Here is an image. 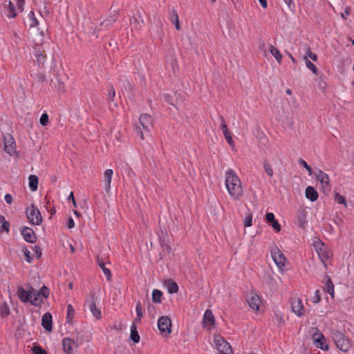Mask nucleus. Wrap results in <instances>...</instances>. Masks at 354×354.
I'll return each instance as SVG.
<instances>
[{"mask_svg":"<svg viewBox=\"0 0 354 354\" xmlns=\"http://www.w3.org/2000/svg\"><path fill=\"white\" fill-rule=\"evenodd\" d=\"M225 186L227 190L234 201H239L243 196L241 182L232 169H230L225 174Z\"/></svg>","mask_w":354,"mask_h":354,"instance_id":"obj_1","label":"nucleus"},{"mask_svg":"<svg viewBox=\"0 0 354 354\" xmlns=\"http://www.w3.org/2000/svg\"><path fill=\"white\" fill-rule=\"evenodd\" d=\"M333 339L335 343L336 346L343 352H347L351 346L350 339L344 336V335L339 331H335L333 333Z\"/></svg>","mask_w":354,"mask_h":354,"instance_id":"obj_2","label":"nucleus"},{"mask_svg":"<svg viewBox=\"0 0 354 354\" xmlns=\"http://www.w3.org/2000/svg\"><path fill=\"white\" fill-rule=\"evenodd\" d=\"M312 339L314 345L323 351L329 349L324 335L317 327L311 328Z\"/></svg>","mask_w":354,"mask_h":354,"instance_id":"obj_3","label":"nucleus"},{"mask_svg":"<svg viewBox=\"0 0 354 354\" xmlns=\"http://www.w3.org/2000/svg\"><path fill=\"white\" fill-rule=\"evenodd\" d=\"M97 301V297L95 292L91 291L85 301V306H87L93 316L95 317L96 319H100L102 315L100 310L96 307Z\"/></svg>","mask_w":354,"mask_h":354,"instance_id":"obj_4","label":"nucleus"},{"mask_svg":"<svg viewBox=\"0 0 354 354\" xmlns=\"http://www.w3.org/2000/svg\"><path fill=\"white\" fill-rule=\"evenodd\" d=\"M26 213L29 222L32 225H39L41 223V214L38 208L35 205H32L30 207L26 208Z\"/></svg>","mask_w":354,"mask_h":354,"instance_id":"obj_5","label":"nucleus"},{"mask_svg":"<svg viewBox=\"0 0 354 354\" xmlns=\"http://www.w3.org/2000/svg\"><path fill=\"white\" fill-rule=\"evenodd\" d=\"M4 150L10 156H17L16 150V142L10 134H6L3 137Z\"/></svg>","mask_w":354,"mask_h":354,"instance_id":"obj_6","label":"nucleus"},{"mask_svg":"<svg viewBox=\"0 0 354 354\" xmlns=\"http://www.w3.org/2000/svg\"><path fill=\"white\" fill-rule=\"evenodd\" d=\"M158 327L160 333L168 336L171 333V321L167 316H162L158 320Z\"/></svg>","mask_w":354,"mask_h":354,"instance_id":"obj_7","label":"nucleus"},{"mask_svg":"<svg viewBox=\"0 0 354 354\" xmlns=\"http://www.w3.org/2000/svg\"><path fill=\"white\" fill-rule=\"evenodd\" d=\"M216 345L219 354H233L230 344L221 337L216 339Z\"/></svg>","mask_w":354,"mask_h":354,"instance_id":"obj_8","label":"nucleus"},{"mask_svg":"<svg viewBox=\"0 0 354 354\" xmlns=\"http://www.w3.org/2000/svg\"><path fill=\"white\" fill-rule=\"evenodd\" d=\"M290 306L292 311L298 317H301L304 315V308L301 299L299 298H292L290 299Z\"/></svg>","mask_w":354,"mask_h":354,"instance_id":"obj_9","label":"nucleus"},{"mask_svg":"<svg viewBox=\"0 0 354 354\" xmlns=\"http://www.w3.org/2000/svg\"><path fill=\"white\" fill-rule=\"evenodd\" d=\"M272 257L279 268L284 267L286 258L282 252L278 248H274L271 250Z\"/></svg>","mask_w":354,"mask_h":354,"instance_id":"obj_10","label":"nucleus"},{"mask_svg":"<svg viewBox=\"0 0 354 354\" xmlns=\"http://www.w3.org/2000/svg\"><path fill=\"white\" fill-rule=\"evenodd\" d=\"M62 346L66 354H75L77 348V345L69 337H64L62 339Z\"/></svg>","mask_w":354,"mask_h":354,"instance_id":"obj_11","label":"nucleus"},{"mask_svg":"<svg viewBox=\"0 0 354 354\" xmlns=\"http://www.w3.org/2000/svg\"><path fill=\"white\" fill-rule=\"evenodd\" d=\"M35 56L39 66H43L46 61V55L42 44H35Z\"/></svg>","mask_w":354,"mask_h":354,"instance_id":"obj_12","label":"nucleus"},{"mask_svg":"<svg viewBox=\"0 0 354 354\" xmlns=\"http://www.w3.org/2000/svg\"><path fill=\"white\" fill-rule=\"evenodd\" d=\"M316 178L322 185L324 192L330 191V179L328 175L322 170H319L315 174Z\"/></svg>","mask_w":354,"mask_h":354,"instance_id":"obj_13","label":"nucleus"},{"mask_svg":"<svg viewBox=\"0 0 354 354\" xmlns=\"http://www.w3.org/2000/svg\"><path fill=\"white\" fill-rule=\"evenodd\" d=\"M31 287L28 288V290H26L24 289L22 286H18L17 288V295L19 297V299L23 302V303H30V299H32V290Z\"/></svg>","mask_w":354,"mask_h":354,"instance_id":"obj_14","label":"nucleus"},{"mask_svg":"<svg viewBox=\"0 0 354 354\" xmlns=\"http://www.w3.org/2000/svg\"><path fill=\"white\" fill-rule=\"evenodd\" d=\"M247 302L250 307L254 311H258L261 299L259 296L255 292H251L247 299Z\"/></svg>","mask_w":354,"mask_h":354,"instance_id":"obj_15","label":"nucleus"},{"mask_svg":"<svg viewBox=\"0 0 354 354\" xmlns=\"http://www.w3.org/2000/svg\"><path fill=\"white\" fill-rule=\"evenodd\" d=\"M21 233L26 241L31 243H33L36 241L37 236L32 228L24 227L21 229Z\"/></svg>","mask_w":354,"mask_h":354,"instance_id":"obj_16","label":"nucleus"},{"mask_svg":"<svg viewBox=\"0 0 354 354\" xmlns=\"http://www.w3.org/2000/svg\"><path fill=\"white\" fill-rule=\"evenodd\" d=\"M139 122L142 128L147 131H149L150 129L152 127V118L151 115L147 113H144L140 115L139 118Z\"/></svg>","mask_w":354,"mask_h":354,"instance_id":"obj_17","label":"nucleus"},{"mask_svg":"<svg viewBox=\"0 0 354 354\" xmlns=\"http://www.w3.org/2000/svg\"><path fill=\"white\" fill-rule=\"evenodd\" d=\"M41 325L46 331L50 332L52 330V328H53L52 315L50 313H46L42 316Z\"/></svg>","mask_w":354,"mask_h":354,"instance_id":"obj_18","label":"nucleus"},{"mask_svg":"<svg viewBox=\"0 0 354 354\" xmlns=\"http://www.w3.org/2000/svg\"><path fill=\"white\" fill-rule=\"evenodd\" d=\"M306 214V211L304 209H300L297 212V223L300 227H306L307 224Z\"/></svg>","mask_w":354,"mask_h":354,"instance_id":"obj_19","label":"nucleus"},{"mask_svg":"<svg viewBox=\"0 0 354 354\" xmlns=\"http://www.w3.org/2000/svg\"><path fill=\"white\" fill-rule=\"evenodd\" d=\"M306 197L310 201L314 202L318 198V192L312 186H308L305 191Z\"/></svg>","mask_w":354,"mask_h":354,"instance_id":"obj_20","label":"nucleus"},{"mask_svg":"<svg viewBox=\"0 0 354 354\" xmlns=\"http://www.w3.org/2000/svg\"><path fill=\"white\" fill-rule=\"evenodd\" d=\"M96 261L99 267L102 269L104 274L106 275V279L110 281L111 280V270L105 266V263L104 262L103 259L100 257V256L97 257Z\"/></svg>","mask_w":354,"mask_h":354,"instance_id":"obj_21","label":"nucleus"},{"mask_svg":"<svg viewBox=\"0 0 354 354\" xmlns=\"http://www.w3.org/2000/svg\"><path fill=\"white\" fill-rule=\"evenodd\" d=\"M32 290V297L33 299H30V304L35 306H39L43 303V301L39 299L41 296L39 291L36 290L33 287H31Z\"/></svg>","mask_w":354,"mask_h":354,"instance_id":"obj_22","label":"nucleus"},{"mask_svg":"<svg viewBox=\"0 0 354 354\" xmlns=\"http://www.w3.org/2000/svg\"><path fill=\"white\" fill-rule=\"evenodd\" d=\"M165 285L167 286L169 293H176L178 290V284L171 279L165 281Z\"/></svg>","mask_w":354,"mask_h":354,"instance_id":"obj_23","label":"nucleus"},{"mask_svg":"<svg viewBox=\"0 0 354 354\" xmlns=\"http://www.w3.org/2000/svg\"><path fill=\"white\" fill-rule=\"evenodd\" d=\"M325 287L324 290L328 292L332 297H334V286L329 276L325 277Z\"/></svg>","mask_w":354,"mask_h":354,"instance_id":"obj_24","label":"nucleus"},{"mask_svg":"<svg viewBox=\"0 0 354 354\" xmlns=\"http://www.w3.org/2000/svg\"><path fill=\"white\" fill-rule=\"evenodd\" d=\"M204 324L206 325H214V317L212 314V312L207 309L205 310L203 316V321Z\"/></svg>","mask_w":354,"mask_h":354,"instance_id":"obj_25","label":"nucleus"},{"mask_svg":"<svg viewBox=\"0 0 354 354\" xmlns=\"http://www.w3.org/2000/svg\"><path fill=\"white\" fill-rule=\"evenodd\" d=\"M5 9L8 17L14 18L17 16L15 6L11 1H9L8 5L5 6Z\"/></svg>","mask_w":354,"mask_h":354,"instance_id":"obj_26","label":"nucleus"},{"mask_svg":"<svg viewBox=\"0 0 354 354\" xmlns=\"http://www.w3.org/2000/svg\"><path fill=\"white\" fill-rule=\"evenodd\" d=\"M169 20L173 24H174L177 30H180L179 17L175 9H173V10L171 11L169 16Z\"/></svg>","mask_w":354,"mask_h":354,"instance_id":"obj_27","label":"nucleus"},{"mask_svg":"<svg viewBox=\"0 0 354 354\" xmlns=\"http://www.w3.org/2000/svg\"><path fill=\"white\" fill-rule=\"evenodd\" d=\"M130 339L134 343H138L140 341V335L138 333L136 325L135 322L131 326V333H130Z\"/></svg>","mask_w":354,"mask_h":354,"instance_id":"obj_28","label":"nucleus"},{"mask_svg":"<svg viewBox=\"0 0 354 354\" xmlns=\"http://www.w3.org/2000/svg\"><path fill=\"white\" fill-rule=\"evenodd\" d=\"M113 173V170L111 169H108L104 171V176L106 182L105 189L106 192H109L110 189Z\"/></svg>","mask_w":354,"mask_h":354,"instance_id":"obj_29","label":"nucleus"},{"mask_svg":"<svg viewBox=\"0 0 354 354\" xmlns=\"http://www.w3.org/2000/svg\"><path fill=\"white\" fill-rule=\"evenodd\" d=\"M29 187L32 192H35L38 188L39 178L35 175H30L28 177Z\"/></svg>","mask_w":354,"mask_h":354,"instance_id":"obj_30","label":"nucleus"},{"mask_svg":"<svg viewBox=\"0 0 354 354\" xmlns=\"http://www.w3.org/2000/svg\"><path fill=\"white\" fill-rule=\"evenodd\" d=\"M28 23L30 28L36 27L39 24V21L37 19L35 12L30 11L28 15Z\"/></svg>","mask_w":354,"mask_h":354,"instance_id":"obj_31","label":"nucleus"},{"mask_svg":"<svg viewBox=\"0 0 354 354\" xmlns=\"http://www.w3.org/2000/svg\"><path fill=\"white\" fill-rule=\"evenodd\" d=\"M162 296V293L160 290L158 289H155L152 292V301L154 303L160 304L162 301L161 297Z\"/></svg>","mask_w":354,"mask_h":354,"instance_id":"obj_32","label":"nucleus"},{"mask_svg":"<svg viewBox=\"0 0 354 354\" xmlns=\"http://www.w3.org/2000/svg\"><path fill=\"white\" fill-rule=\"evenodd\" d=\"M270 52L279 63L281 62L282 55L278 49L271 45L270 46Z\"/></svg>","mask_w":354,"mask_h":354,"instance_id":"obj_33","label":"nucleus"},{"mask_svg":"<svg viewBox=\"0 0 354 354\" xmlns=\"http://www.w3.org/2000/svg\"><path fill=\"white\" fill-rule=\"evenodd\" d=\"M304 58L305 59L306 67L310 69L313 73V74L317 75L318 70L316 66L313 64L308 59H307V56H304Z\"/></svg>","mask_w":354,"mask_h":354,"instance_id":"obj_34","label":"nucleus"},{"mask_svg":"<svg viewBox=\"0 0 354 354\" xmlns=\"http://www.w3.org/2000/svg\"><path fill=\"white\" fill-rule=\"evenodd\" d=\"M263 167L266 174L269 177H272L274 175L272 167L266 160L263 162Z\"/></svg>","mask_w":354,"mask_h":354,"instance_id":"obj_35","label":"nucleus"},{"mask_svg":"<svg viewBox=\"0 0 354 354\" xmlns=\"http://www.w3.org/2000/svg\"><path fill=\"white\" fill-rule=\"evenodd\" d=\"M115 96V88L112 84H110L108 88L107 100L109 102H113Z\"/></svg>","mask_w":354,"mask_h":354,"instance_id":"obj_36","label":"nucleus"},{"mask_svg":"<svg viewBox=\"0 0 354 354\" xmlns=\"http://www.w3.org/2000/svg\"><path fill=\"white\" fill-rule=\"evenodd\" d=\"M0 222L2 223L1 225V230L6 231L7 233L9 232L10 230V223L8 221H6L5 217L3 216H0Z\"/></svg>","mask_w":354,"mask_h":354,"instance_id":"obj_37","label":"nucleus"},{"mask_svg":"<svg viewBox=\"0 0 354 354\" xmlns=\"http://www.w3.org/2000/svg\"><path fill=\"white\" fill-rule=\"evenodd\" d=\"M0 313H1V317H5L10 314V308L6 303H3L0 306Z\"/></svg>","mask_w":354,"mask_h":354,"instance_id":"obj_38","label":"nucleus"},{"mask_svg":"<svg viewBox=\"0 0 354 354\" xmlns=\"http://www.w3.org/2000/svg\"><path fill=\"white\" fill-rule=\"evenodd\" d=\"M136 310L138 318L134 322L140 321L141 317L143 316L142 310V304H141L140 301H138L136 303Z\"/></svg>","mask_w":354,"mask_h":354,"instance_id":"obj_39","label":"nucleus"},{"mask_svg":"<svg viewBox=\"0 0 354 354\" xmlns=\"http://www.w3.org/2000/svg\"><path fill=\"white\" fill-rule=\"evenodd\" d=\"M335 201L338 204H342L346 206V198L344 196L339 194V193H335Z\"/></svg>","mask_w":354,"mask_h":354,"instance_id":"obj_40","label":"nucleus"},{"mask_svg":"<svg viewBox=\"0 0 354 354\" xmlns=\"http://www.w3.org/2000/svg\"><path fill=\"white\" fill-rule=\"evenodd\" d=\"M306 53L305 56H307V59L308 57H310L311 59H313L315 62L317 60V55L311 51V49L309 46H308V45L306 46Z\"/></svg>","mask_w":354,"mask_h":354,"instance_id":"obj_41","label":"nucleus"},{"mask_svg":"<svg viewBox=\"0 0 354 354\" xmlns=\"http://www.w3.org/2000/svg\"><path fill=\"white\" fill-rule=\"evenodd\" d=\"M75 310L71 304L67 306V319L68 322L73 318Z\"/></svg>","mask_w":354,"mask_h":354,"instance_id":"obj_42","label":"nucleus"},{"mask_svg":"<svg viewBox=\"0 0 354 354\" xmlns=\"http://www.w3.org/2000/svg\"><path fill=\"white\" fill-rule=\"evenodd\" d=\"M219 118L221 120V129L223 133V134H227V133L229 132L228 131V129H227V124L224 120V118L222 116V115H220L219 116Z\"/></svg>","mask_w":354,"mask_h":354,"instance_id":"obj_43","label":"nucleus"},{"mask_svg":"<svg viewBox=\"0 0 354 354\" xmlns=\"http://www.w3.org/2000/svg\"><path fill=\"white\" fill-rule=\"evenodd\" d=\"M298 163L300 166H302L303 167H304L308 171L309 174L311 175L312 169H311L310 166L308 165L304 160H303L301 158L299 159Z\"/></svg>","mask_w":354,"mask_h":354,"instance_id":"obj_44","label":"nucleus"},{"mask_svg":"<svg viewBox=\"0 0 354 354\" xmlns=\"http://www.w3.org/2000/svg\"><path fill=\"white\" fill-rule=\"evenodd\" d=\"M32 352L35 354H47L46 350L43 349L40 346L35 345L32 348Z\"/></svg>","mask_w":354,"mask_h":354,"instance_id":"obj_45","label":"nucleus"},{"mask_svg":"<svg viewBox=\"0 0 354 354\" xmlns=\"http://www.w3.org/2000/svg\"><path fill=\"white\" fill-rule=\"evenodd\" d=\"M39 292L41 296L45 299L48 298L49 296V289L46 286H43Z\"/></svg>","mask_w":354,"mask_h":354,"instance_id":"obj_46","label":"nucleus"},{"mask_svg":"<svg viewBox=\"0 0 354 354\" xmlns=\"http://www.w3.org/2000/svg\"><path fill=\"white\" fill-rule=\"evenodd\" d=\"M39 122L42 126H46L48 122V115L47 113H43L40 118Z\"/></svg>","mask_w":354,"mask_h":354,"instance_id":"obj_47","label":"nucleus"},{"mask_svg":"<svg viewBox=\"0 0 354 354\" xmlns=\"http://www.w3.org/2000/svg\"><path fill=\"white\" fill-rule=\"evenodd\" d=\"M252 224V215L249 214L245 218L244 225L245 227H250Z\"/></svg>","mask_w":354,"mask_h":354,"instance_id":"obj_48","label":"nucleus"},{"mask_svg":"<svg viewBox=\"0 0 354 354\" xmlns=\"http://www.w3.org/2000/svg\"><path fill=\"white\" fill-rule=\"evenodd\" d=\"M23 252H24V256H25V258H26V261L28 262V263H31L32 262V257H30V252L28 250L27 248H24L23 249Z\"/></svg>","mask_w":354,"mask_h":354,"instance_id":"obj_49","label":"nucleus"},{"mask_svg":"<svg viewBox=\"0 0 354 354\" xmlns=\"http://www.w3.org/2000/svg\"><path fill=\"white\" fill-rule=\"evenodd\" d=\"M33 251H34V253L35 254V257L37 259H39L41 257V249L39 246L38 245H35L34 247L32 248Z\"/></svg>","mask_w":354,"mask_h":354,"instance_id":"obj_50","label":"nucleus"},{"mask_svg":"<svg viewBox=\"0 0 354 354\" xmlns=\"http://www.w3.org/2000/svg\"><path fill=\"white\" fill-rule=\"evenodd\" d=\"M266 219L268 223H272L275 221L274 215L273 213L268 212L266 214Z\"/></svg>","mask_w":354,"mask_h":354,"instance_id":"obj_51","label":"nucleus"},{"mask_svg":"<svg viewBox=\"0 0 354 354\" xmlns=\"http://www.w3.org/2000/svg\"><path fill=\"white\" fill-rule=\"evenodd\" d=\"M24 5H25V0H17V6L18 7V9L23 12L24 10Z\"/></svg>","mask_w":354,"mask_h":354,"instance_id":"obj_52","label":"nucleus"},{"mask_svg":"<svg viewBox=\"0 0 354 354\" xmlns=\"http://www.w3.org/2000/svg\"><path fill=\"white\" fill-rule=\"evenodd\" d=\"M55 81L58 83L57 91L59 92H63L64 91V85L63 82H61L58 78H56Z\"/></svg>","mask_w":354,"mask_h":354,"instance_id":"obj_53","label":"nucleus"},{"mask_svg":"<svg viewBox=\"0 0 354 354\" xmlns=\"http://www.w3.org/2000/svg\"><path fill=\"white\" fill-rule=\"evenodd\" d=\"M224 136H225L227 143L230 145H232L234 142H233V140H232V136H231L230 133L228 132L227 134H225Z\"/></svg>","mask_w":354,"mask_h":354,"instance_id":"obj_54","label":"nucleus"},{"mask_svg":"<svg viewBox=\"0 0 354 354\" xmlns=\"http://www.w3.org/2000/svg\"><path fill=\"white\" fill-rule=\"evenodd\" d=\"M272 226L277 232H279L281 230V225L276 220L272 223Z\"/></svg>","mask_w":354,"mask_h":354,"instance_id":"obj_55","label":"nucleus"},{"mask_svg":"<svg viewBox=\"0 0 354 354\" xmlns=\"http://www.w3.org/2000/svg\"><path fill=\"white\" fill-rule=\"evenodd\" d=\"M4 199L8 204H9V205L12 204V196L10 194H6L5 195Z\"/></svg>","mask_w":354,"mask_h":354,"instance_id":"obj_56","label":"nucleus"},{"mask_svg":"<svg viewBox=\"0 0 354 354\" xmlns=\"http://www.w3.org/2000/svg\"><path fill=\"white\" fill-rule=\"evenodd\" d=\"M75 225L74 221L72 217H69L67 221V227L70 229L73 228Z\"/></svg>","mask_w":354,"mask_h":354,"instance_id":"obj_57","label":"nucleus"},{"mask_svg":"<svg viewBox=\"0 0 354 354\" xmlns=\"http://www.w3.org/2000/svg\"><path fill=\"white\" fill-rule=\"evenodd\" d=\"M114 21H115V19L111 18L110 19H107V20H105L104 21H103L101 24V26H103V25H105V26L111 25Z\"/></svg>","mask_w":354,"mask_h":354,"instance_id":"obj_58","label":"nucleus"},{"mask_svg":"<svg viewBox=\"0 0 354 354\" xmlns=\"http://www.w3.org/2000/svg\"><path fill=\"white\" fill-rule=\"evenodd\" d=\"M136 133L139 135L141 140H144V134L139 127H136Z\"/></svg>","mask_w":354,"mask_h":354,"instance_id":"obj_59","label":"nucleus"},{"mask_svg":"<svg viewBox=\"0 0 354 354\" xmlns=\"http://www.w3.org/2000/svg\"><path fill=\"white\" fill-rule=\"evenodd\" d=\"M315 297L314 302L315 303H318L321 300V297L319 296V291L317 290L315 292Z\"/></svg>","mask_w":354,"mask_h":354,"instance_id":"obj_60","label":"nucleus"},{"mask_svg":"<svg viewBox=\"0 0 354 354\" xmlns=\"http://www.w3.org/2000/svg\"><path fill=\"white\" fill-rule=\"evenodd\" d=\"M261 6V7L263 8V9H266L268 7V3H267V0H258Z\"/></svg>","mask_w":354,"mask_h":354,"instance_id":"obj_61","label":"nucleus"},{"mask_svg":"<svg viewBox=\"0 0 354 354\" xmlns=\"http://www.w3.org/2000/svg\"><path fill=\"white\" fill-rule=\"evenodd\" d=\"M68 200H71V201H73V204L75 207H76V202H75V198H74V196H73V192H71L69 196H68Z\"/></svg>","mask_w":354,"mask_h":354,"instance_id":"obj_62","label":"nucleus"},{"mask_svg":"<svg viewBox=\"0 0 354 354\" xmlns=\"http://www.w3.org/2000/svg\"><path fill=\"white\" fill-rule=\"evenodd\" d=\"M163 97H164L165 102H168L170 104H173L170 100V97L168 94H164Z\"/></svg>","mask_w":354,"mask_h":354,"instance_id":"obj_63","label":"nucleus"},{"mask_svg":"<svg viewBox=\"0 0 354 354\" xmlns=\"http://www.w3.org/2000/svg\"><path fill=\"white\" fill-rule=\"evenodd\" d=\"M38 82H44L46 80V77L43 74H39L37 76Z\"/></svg>","mask_w":354,"mask_h":354,"instance_id":"obj_64","label":"nucleus"}]
</instances>
